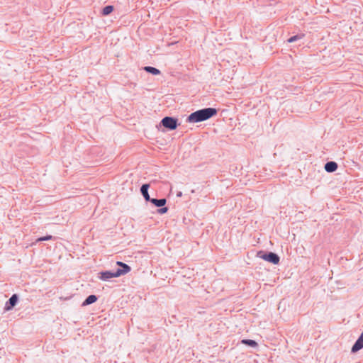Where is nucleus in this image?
Wrapping results in <instances>:
<instances>
[{
    "mask_svg": "<svg viewBox=\"0 0 363 363\" xmlns=\"http://www.w3.org/2000/svg\"><path fill=\"white\" fill-rule=\"evenodd\" d=\"M241 342L244 345H248V346H250L252 347H255L257 346V343L255 340H252L244 339L241 341Z\"/></svg>",
    "mask_w": 363,
    "mask_h": 363,
    "instance_id": "nucleus-12",
    "label": "nucleus"
},
{
    "mask_svg": "<svg viewBox=\"0 0 363 363\" xmlns=\"http://www.w3.org/2000/svg\"><path fill=\"white\" fill-rule=\"evenodd\" d=\"M18 296L16 294H13L10 298H9V303L10 306H6V309L7 311L10 310L12 307H13L17 302Z\"/></svg>",
    "mask_w": 363,
    "mask_h": 363,
    "instance_id": "nucleus-10",
    "label": "nucleus"
},
{
    "mask_svg": "<svg viewBox=\"0 0 363 363\" xmlns=\"http://www.w3.org/2000/svg\"><path fill=\"white\" fill-rule=\"evenodd\" d=\"M167 210H168V209H167V207H164V208H160V209L159 210V213H160L163 214V213H167Z\"/></svg>",
    "mask_w": 363,
    "mask_h": 363,
    "instance_id": "nucleus-17",
    "label": "nucleus"
},
{
    "mask_svg": "<svg viewBox=\"0 0 363 363\" xmlns=\"http://www.w3.org/2000/svg\"><path fill=\"white\" fill-rule=\"evenodd\" d=\"M217 113V111L213 108H206L201 110H199L191 113L187 121L190 123H198L206 121Z\"/></svg>",
    "mask_w": 363,
    "mask_h": 363,
    "instance_id": "nucleus-1",
    "label": "nucleus"
},
{
    "mask_svg": "<svg viewBox=\"0 0 363 363\" xmlns=\"http://www.w3.org/2000/svg\"><path fill=\"white\" fill-rule=\"evenodd\" d=\"M151 203L155 204L157 207H162L166 204V199H151L150 201Z\"/></svg>",
    "mask_w": 363,
    "mask_h": 363,
    "instance_id": "nucleus-9",
    "label": "nucleus"
},
{
    "mask_svg": "<svg viewBox=\"0 0 363 363\" xmlns=\"http://www.w3.org/2000/svg\"><path fill=\"white\" fill-rule=\"evenodd\" d=\"M363 348V332L352 347V352H356Z\"/></svg>",
    "mask_w": 363,
    "mask_h": 363,
    "instance_id": "nucleus-5",
    "label": "nucleus"
},
{
    "mask_svg": "<svg viewBox=\"0 0 363 363\" xmlns=\"http://www.w3.org/2000/svg\"><path fill=\"white\" fill-rule=\"evenodd\" d=\"M262 259L269 262L273 263L274 264H277L279 262V257L277 255L273 252H269L268 254H264L259 256Z\"/></svg>",
    "mask_w": 363,
    "mask_h": 363,
    "instance_id": "nucleus-3",
    "label": "nucleus"
},
{
    "mask_svg": "<svg viewBox=\"0 0 363 363\" xmlns=\"http://www.w3.org/2000/svg\"><path fill=\"white\" fill-rule=\"evenodd\" d=\"M97 300V298L95 295H90L89 296L86 300L84 301V302L83 303V305L85 306V305H89V304H91L94 302H96Z\"/></svg>",
    "mask_w": 363,
    "mask_h": 363,
    "instance_id": "nucleus-11",
    "label": "nucleus"
},
{
    "mask_svg": "<svg viewBox=\"0 0 363 363\" xmlns=\"http://www.w3.org/2000/svg\"><path fill=\"white\" fill-rule=\"evenodd\" d=\"M51 239H52V236L51 235H47V236H45V237H40V238H38L37 239V242L50 240Z\"/></svg>",
    "mask_w": 363,
    "mask_h": 363,
    "instance_id": "nucleus-15",
    "label": "nucleus"
},
{
    "mask_svg": "<svg viewBox=\"0 0 363 363\" xmlns=\"http://www.w3.org/2000/svg\"><path fill=\"white\" fill-rule=\"evenodd\" d=\"M162 124L164 127L170 130H174L177 128V120L172 117H165L162 120Z\"/></svg>",
    "mask_w": 363,
    "mask_h": 363,
    "instance_id": "nucleus-2",
    "label": "nucleus"
},
{
    "mask_svg": "<svg viewBox=\"0 0 363 363\" xmlns=\"http://www.w3.org/2000/svg\"><path fill=\"white\" fill-rule=\"evenodd\" d=\"M145 70L147 72H150L152 74L157 75L160 74V71L157 69V68L152 67H145Z\"/></svg>",
    "mask_w": 363,
    "mask_h": 363,
    "instance_id": "nucleus-13",
    "label": "nucleus"
},
{
    "mask_svg": "<svg viewBox=\"0 0 363 363\" xmlns=\"http://www.w3.org/2000/svg\"><path fill=\"white\" fill-rule=\"evenodd\" d=\"M113 11V7L112 6H106L103 9L102 13L104 16H107L110 14Z\"/></svg>",
    "mask_w": 363,
    "mask_h": 363,
    "instance_id": "nucleus-14",
    "label": "nucleus"
},
{
    "mask_svg": "<svg viewBox=\"0 0 363 363\" xmlns=\"http://www.w3.org/2000/svg\"><path fill=\"white\" fill-rule=\"evenodd\" d=\"M148 188H149V184H145L141 186V189H140L141 193L146 201L151 200L150 195L148 194V191H147Z\"/></svg>",
    "mask_w": 363,
    "mask_h": 363,
    "instance_id": "nucleus-8",
    "label": "nucleus"
},
{
    "mask_svg": "<svg viewBox=\"0 0 363 363\" xmlns=\"http://www.w3.org/2000/svg\"><path fill=\"white\" fill-rule=\"evenodd\" d=\"M301 38V37L298 36V35H294L292 37H291L290 38L288 39V42L289 43H293L298 39Z\"/></svg>",
    "mask_w": 363,
    "mask_h": 363,
    "instance_id": "nucleus-16",
    "label": "nucleus"
},
{
    "mask_svg": "<svg viewBox=\"0 0 363 363\" xmlns=\"http://www.w3.org/2000/svg\"><path fill=\"white\" fill-rule=\"evenodd\" d=\"M116 264L123 268L121 269H119L117 270L118 274H119L120 276L125 274L130 271V267L128 264H126L122 262H117Z\"/></svg>",
    "mask_w": 363,
    "mask_h": 363,
    "instance_id": "nucleus-4",
    "label": "nucleus"
},
{
    "mask_svg": "<svg viewBox=\"0 0 363 363\" xmlns=\"http://www.w3.org/2000/svg\"><path fill=\"white\" fill-rule=\"evenodd\" d=\"M118 277H120V275L118 274L117 271L116 272H111L107 271V272L100 273V279L102 280H104V281L109 279L111 278Z\"/></svg>",
    "mask_w": 363,
    "mask_h": 363,
    "instance_id": "nucleus-6",
    "label": "nucleus"
},
{
    "mask_svg": "<svg viewBox=\"0 0 363 363\" xmlns=\"http://www.w3.org/2000/svg\"><path fill=\"white\" fill-rule=\"evenodd\" d=\"M337 169V164L335 162H327L325 165V169L328 172H335Z\"/></svg>",
    "mask_w": 363,
    "mask_h": 363,
    "instance_id": "nucleus-7",
    "label": "nucleus"
}]
</instances>
